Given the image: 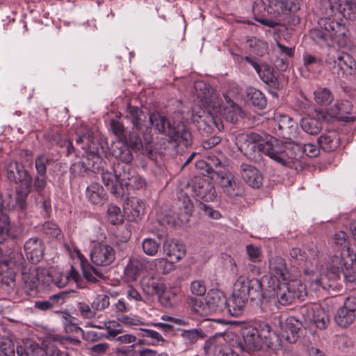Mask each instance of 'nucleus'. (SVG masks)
<instances>
[{"instance_id":"nucleus-1","label":"nucleus","mask_w":356,"mask_h":356,"mask_svg":"<svg viewBox=\"0 0 356 356\" xmlns=\"http://www.w3.org/2000/svg\"><path fill=\"white\" fill-rule=\"evenodd\" d=\"M194 87L197 98L206 109L199 113L193 111V120L197 122L198 130L203 136L223 129L221 116L232 124L237 122L241 109L229 95H223L225 104H221L218 95L205 82L195 81Z\"/></svg>"},{"instance_id":"nucleus-2","label":"nucleus","mask_w":356,"mask_h":356,"mask_svg":"<svg viewBox=\"0 0 356 356\" xmlns=\"http://www.w3.org/2000/svg\"><path fill=\"white\" fill-rule=\"evenodd\" d=\"M327 17L321 19L320 22L323 30H315L312 37L318 42L327 46L334 44L339 47H343L347 42L346 26L339 19L330 18L338 16L350 20L356 19V0H328V7L326 8Z\"/></svg>"},{"instance_id":"nucleus-3","label":"nucleus","mask_w":356,"mask_h":356,"mask_svg":"<svg viewBox=\"0 0 356 356\" xmlns=\"http://www.w3.org/2000/svg\"><path fill=\"white\" fill-rule=\"evenodd\" d=\"M264 282L241 275L234 285L232 297L228 300V312L233 316H240L249 298L261 300L264 297Z\"/></svg>"},{"instance_id":"nucleus-4","label":"nucleus","mask_w":356,"mask_h":356,"mask_svg":"<svg viewBox=\"0 0 356 356\" xmlns=\"http://www.w3.org/2000/svg\"><path fill=\"white\" fill-rule=\"evenodd\" d=\"M261 153L277 163L289 168H296L299 162L301 146L295 142L280 141L273 136H266V142Z\"/></svg>"},{"instance_id":"nucleus-5","label":"nucleus","mask_w":356,"mask_h":356,"mask_svg":"<svg viewBox=\"0 0 356 356\" xmlns=\"http://www.w3.org/2000/svg\"><path fill=\"white\" fill-rule=\"evenodd\" d=\"M125 118L133 124L134 128L144 134L143 141L136 134H130L128 141L132 149L141 151L143 154H151L153 151L152 137L148 134L149 122L145 113L137 106H128Z\"/></svg>"},{"instance_id":"nucleus-6","label":"nucleus","mask_w":356,"mask_h":356,"mask_svg":"<svg viewBox=\"0 0 356 356\" xmlns=\"http://www.w3.org/2000/svg\"><path fill=\"white\" fill-rule=\"evenodd\" d=\"M326 270L331 273L327 283L325 284V288L335 286V282L339 280L341 273L347 282H353L356 279V254L334 253L327 264Z\"/></svg>"},{"instance_id":"nucleus-7","label":"nucleus","mask_w":356,"mask_h":356,"mask_svg":"<svg viewBox=\"0 0 356 356\" xmlns=\"http://www.w3.org/2000/svg\"><path fill=\"white\" fill-rule=\"evenodd\" d=\"M149 123L161 134H165L172 141L188 146L192 139L191 134L186 130L184 123H172L159 113H153L149 115Z\"/></svg>"},{"instance_id":"nucleus-8","label":"nucleus","mask_w":356,"mask_h":356,"mask_svg":"<svg viewBox=\"0 0 356 356\" xmlns=\"http://www.w3.org/2000/svg\"><path fill=\"white\" fill-rule=\"evenodd\" d=\"M149 123L161 134H165L172 141L188 146L192 139L191 134L186 130L184 123H172L159 113H153L149 115Z\"/></svg>"},{"instance_id":"nucleus-9","label":"nucleus","mask_w":356,"mask_h":356,"mask_svg":"<svg viewBox=\"0 0 356 356\" xmlns=\"http://www.w3.org/2000/svg\"><path fill=\"white\" fill-rule=\"evenodd\" d=\"M275 286H266L270 296H275L282 305L291 304L296 299H301L305 290L304 286L298 280L283 281L275 283Z\"/></svg>"},{"instance_id":"nucleus-10","label":"nucleus","mask_w":356,"mask_h":356,"mask_svg":"<svg viewBox=\"0 0 356 356\" xmlns=\"http://www.w3.org/2000/svg\"><path fill=\"white\" fill-rule=\"evenodd\" d=\"M236 145L238 148L245 152V155L254 161L261 159V154L266 142V138L262 137L254 132L241 133L236 137Z\"/></svg>"},{"instance_id":"nucleus-11","label":"nucleus","mask_w":356,"mask_h":356,"mask_svg":"<svg viewBox=\"0 0 356 356\" xmlns=\"http://www.w3.org/2000/svg\"><path fill=\"white\" fill-rule=\"evenodd\" d=\"M24 263L25 260L21 252L12 251L0 246V275L3 277L13 281L16 270L24 267Z\"/></svg>"},{"instance_id":"nucleus-12","label":"nucleus","mask_w":356,"mask_h":356,"mask_svg":"<svg viewBox=\"0 0 356 356\" xmlns=\"http://www.w3.org/2000/svg\"><path fill=\"white\" fill-rule=\"evenodd\" d=\"M230 339L229 334H216L206 341L204 348L212 352L214 356H240L234 350V340L230 341Z\"/></svg>"},{"instance_id":"nucleus-13","label":"nucleus","mask_w":356,"mask_h":356,"mask_svg":"<svg viewBox=\"0 0 356 356\" xmlns=\"http://www.w3.org/2000/svg\"><path fill=\"white\" fill-rule=\"evenodd\" d=\"M317 261L314 259L309 263L306 262L304 266L305 274L309 276L307 282L309 284L310 287L314 291H319L322 289L324 291H334L337 288V282L334 286L325 288V284L327 283L329 278L331 277V273L327 270L321 272L316 265Z\"/></svg>"},{"instance_id":"nucleus-14","label":"nucleus","mask_w":356,"mask_h":356,"mask_svg":"<svg viewBox=\"0 0 356 356\" xmlns=\"http://www.w3.org/2000/svg\"><path fill=\"white\" fill-rule=\"evenodd\" d=\"M300 314L307 325L313 323L317 328L325 329L330 323V317L327 312L317 303L305 305L300 309Z\"/></svg>"},{"instance_id":"nucleus-15","label":"nucleus","mask_w":356,"mask_h":356,"mask_svg":"<svg viewBox=\"0 0 356 356\" xmlns=\"http://www.w3.org/2000/svg\"><path fill=\"white\" fill-rule=\"evenodd\" d=\"M269 275L262 280L266 286H275V283L289 280V273L285 260L281 257H272L268 260Z\"/></svg>"},{"instance_id":"nucleus-16","label":"nucleus","mask_w":356,"mask_h":356,"mask_svg":"<svg viewBox=\"0 0 356 356\" xmlns=\"http://www.w3.org/2000/svg\"><path fill=\"white\" fill-rule=\"evenodd\" d=\"M194 196L204 201H212L216 197L213 184L207 178L196 176L188 184Z\"/></svg>"},{"instance_id":"nucleus-17","label":"nucleus","mask_w":356,"mask_h":356,"mask_svg":"<svg viewBox=\"0 0 356 356\" xmlns=\"http://www.w3.org/2000/svg\"><path fill=\"white\" fill-rule=\"evenodd\" d=\"M274 121L277 129V134L281 136L283 140L290 142H294L298 134L297 123L289 115H276L274 117Z\"/></svg>"},{"instance_id":"nucleus-18","label":"nucleus","mask_w":356,"mask_h":356,"mask_svg":"<svg viewBox=\"0 0 356 356\" xmlns=\"http://www.w3.org/2000/svg\"><path fill=\"white\" fill-rule=\"evenodd\" d=\"M115 259L114 248L106 243H99L95 245L90 252V259L97 266H108L113 262Z\"/></svg>"},{"instance_id":"nucleus-19","label":"nucleus","mask_w":356,"mask_h":356,"mask_svg":"<svg viewBox=\"0 0 356 356\" xmlns=\"http://www.w3.org/2000/svg\"><path fill=\"white\" fill-rule=\"evenodd\" d=\"M356 318V297H348L342 307L337 312L334 317L336 323L343 327L350 325Z\"/></svg>"},{"instance_id":"nucleus-20","label":"nucleus","mask_w":356,"mask_h":356,"mask_svg":"<svg viewBox=\"0 0 356 356\" xmlns=\"http://www.w3.org/2000/svg\"><path fill=\"white\" fill-rule=\"evenodd\" d=\"M47 176L36 175L33 179V188L36 193L35 202L37 204H41V207L46 213L51 209L50 193L47 192Z\"/></svg>"},{"instance_id":"nucleus-21","label":"nucleus","mask_w":356,"mask_h":356,"mask_svg":"<svg viewBox=\"0 0 356 356\" xmlns=\"http://www.w3.org/2000/svg\"><path fill=\"white\" fill-rule=\"evenodd\" d=\"M217 181L223 192L231 197L241 195L242 189L236 181L235 176L229 171L216 172Z\"/></svg>"},{"instance_id":"nucleus-22","label":"nucleus","mask_w":356,"mask_h":356,"mask_svg":"<svg viewBox=\"0 0 356 356\" xmlns=\"http://www.w3.org/2000/svg\"><path fill=\"white\" fill-rule=\"evenodd\" d=\"M22 278L26 287L33 290L37 289L40 282L50 284L52 277L46 269L34 268L29 273H22Z\"/></svg>"},{"instance_id":"nucleus-23","label":"nucleus","mask_w":356,"mask_h":356,"mask_svg":"<svg viewBox=\"0 0 356 356\" xmlns=\"http://www.w3.org/2000/svg\"><path fill=\"white\" fill-rule=\"evenodd\" d=\"M204 300L208 310H209V315L213 313L220 312L225 308L228 309V300L224 293L220 290H209L204 298Z\"/></svg>"},{"instance_id":"nucleus-24","label":"nucleus","mask_w":356,"mask_h":356,"mask_svg":"<svg viewBox=\"0 0 356 356\" xmlns=\"http://www.w3.org/2000/svg\"><path fill=\"white\" fill-rule=\"evenodd\" d=\"M325 118L323 111L315 110L313 115H308L302 118L300 121V127L304 131L310 135H316L322 129V123L321 120Z\"/></svg>"},{"instance_id":"nucleus-25","label":"nucleus","mask_w":356,"mask_h":356,"mask_svg":"<svg viewBox=\"0 0 356 356\" xmlns=\"http://www.w3.org/2000/svg\"><path fill=\"white\" fill-rule=\"evenodd\" d=\"M24 249L27 259L37 264L42 258L44 246L40 238L33 237L25 242Z\"/></svg>"},{"instance_id":"nucleus-26","label":"nucleus","mask_w":356,"mask_h":356,"mask_svg":"<svg viewBox=\"0 0 356 356\" xmlns=\"http://www.w3.org/2000/svg\"><path fill=\"white\" fill-rule=\"evenodd\" d=\"M241 334L245 348L250 351L257 350L261 348V336L259 335V330L252 326L243 327Z\"/></svg>"},{"instance_id":"nucleus-27","label":"nucleus","mask_w":356,"mask_h":356,"mask_svg":"<svg viewBox=\"0 0 356 356\" xmlns=\"http://www.w3.org/2000/svg\"><path fill=\"white\" fill-rule=\"evenodd\" d=\"M241 173L245 182L254 188H259L263 183V177L261 172L255 167L242 163L241 165Z\"/></svg>"},{"instance_id":"nucleus-28","label":"nucleus","mask_w":356,"mask_h":356,"mask_svg":"<svg viewBox=\"0 0 356 356\" xmlns=\"http://www.w3.org/2000/svg\"><path fill=\"white\" fill-rule=\"evenodd\" d=\"M124 210L129 220L137 221L143 215L145 203L138 197H131L126 200Z\"/></svg>"},{"instance_id":"nucleus-29","label":"nucleus","mask_w":356,"mask_h":356,"mask_svg":"<svg viewBox=\"0 0 356 356\" xmlns=\"http://www.w3.org/2000/svg\"><path fill=\"white\" fill-rule=\"evenodd\" d=\"M141 287L147 295L161 296L166 290L163 281L154 277H145L142 279Z\"/></svg>"},{"instance_id":"nucleus-30","label":"nucleus","mask_w":356,"mask_h":356,"mask_svg":"<svg viewBox=\"0 0 356 356\" xmlns=\"http://www.w3.org/2000/svg\"><path fill=\"white\" fill-rule=\"evenodd\" d=\"M32 178H29L26 181L16 188L15 207L21 211H24L28 207L27 198L32 191Z\"/></svg>"},{"instance_id":"nucleus-31","label":"nucleus","mask_w":356,"mask_h":356,"mask_svg":"<svg viewBox=\"0 0 356 356\" xmlns=\"http://www.w3.org/2000/svg\"><path fill=\"white\" fill-rule=\"evenodd\" d=\"M163 250L166 256L175 262L181 259L186 254L184 245L175 240L165 241L163 243Z\"/></svg>"},{"instance_id":"nucleus-32","label":"nucleus","mask_w":356,"mask_h":356,"mask_svg":"<svg viewBox=\"0 0 356 356\" xmlns=\"http://www.w3.org/2000/svg\"><path fill=\"white\" fill-rule=\"evenodd\" d=\"M332 245L334 252L343 253H354L351 250V245L348 234L343 232L339 231L335 233L332 239Z\"/></svg>"},{"instance_id":"nucleus-33","label":"nucleus","mask_w":356,"mask_h":356,"mask_svg":"<svg viewBox=\"0 0 356 356\" xmlns=\"http://www.w3.org/2000/svg\"><path fill=\"white\" fill-rule=\"evenodd\" d=\"M7 177L8 179L15 183L26 181L29 178H32L24 166L17 162H11L7 169Z\"/></svg>"},{"instance_id":"nucleus-34","label":"nucleus","mask_w":356,"mask_h":356,"mask_svg":"<svg viewBox=\"0 0 356 356\" xmlns=\"http://www.w3.org/2000/svg\"><path fill=\"white\" fill-rule=\"evenodd\" d=\"M118 166L115 168V174L108 170L102 172V180L107 188L113 194H120L122 189V184L119 181Z\"/></svg>"},{"instance_id":"nucleus-35","label":"nucleus","mask_w":356,"mask_h":356,"mask_svg":"<svg viewBox=\"0 0 356 356\" xmlns=\"http://www.w3.org/2000/svg\"><path fill=\"white\" fill-rule=\"evenodd\" d=\"M318 142L319 146L326 152H332L337 149L339 144L338 134L334 131H329L321 135Z\"/></svg>"},{"instance_id":"nucleus-36","label":"nucleus","mask_w":356,"mask_h":356,"mask_svg":"<svg viewBox=\"0 0 356 356\" xmlns=\"http://www.w3.org/2000/svg\"><path fill=\"white\" fill-rule=\"evenodd\" d=\"M180 219L181 222H188L189 216L193 211V204L189 196L181 191L179 193Z\"/></svg>"},{"instance_id":"nucleus-37","label":"nucleus","mask_w":356,"mask_h":356,"mask_svg":"<svg viewBox=\"0 0 356 356\" xmlns=\"http://www.w3.org/2000/svg\"><path fill=\"white\" fill-rule=\"evenodd\" d=\"M353 109L352 104L347 100L337 102L328 109V113L333 118L343 119L348 118L345 115L351 113Z\"/></svg>"},{"instance_id":"nucleus-38","label":"nucleus","mask_w":356,"mask_h":356,"mask_svg":"<svg viewBox=\"0 0 356 356\" xmlns=\"http://www.w3.org/2000/svg\"><path fill=\"white\" fill-rule=\"evenodd\" d=\"M86 197L93 204H102L105 200L104 190L98 184H92L86 189Z\"/></svg>"},{"instance_id":"nucleus-39","label":"nucleus","mask_w":356,"mask_h":356,"mask_svg":"<svg viewBox=\"0 0 356 356\" xmlns=\"http://www.w3.org/2000/svg\"><path fill=\"white\" fill-rule=\"evenodd\" d=\"M82 273L84 278L89 282L97 283L105 278L103 272L91 264H81Z\"/></svg>"},{"instance_id":"nucleus-40","label":"nucleus","mask_w":356,"mask_h":356,"mask_svg":"<svg viewBox=\"0 0 356 356\" xmlns=\"http://www.w3.org/2000/svg\"><path fill=\"white\" fill-rule=\"evenodd\" d=\"M333 62L337 64L344 72H348L350 70V74H351L352 70L356 67V62L353 56L345 52H339L337 59H333Z\"/></svg>"},{"instance_id":"nucleus-41","label":"nucleus","mask_w":356,"mask_h":356,"mask_svg":"<svg viewBox=\"0 0 356 356\" xmlns=\"http://www.w3.org/2000/svg\"><path fill=\"white\" fill-rule=\"evenodd\" d=\"M60 320L66 332L78 334L83 332V330L78 326L77 319L68 312H60Z\"/></svg>"},{"instance_id":"nucleus-42","label":"nucleus","mask_w":356,"mask_h":356,"mask_svg":"<svg viewBox=\"0 0 356 356\" xmlns=\"http://www.w3.org/2000/svg\"><path fill=\"white\" fill-rule=\"evenodd\" d=\"M315 102L321 106L329 105L334 99V95L327 88L319 87L314 92Z\"/></svg>"},{"instance_id":"nucleus-43","label":"nucleus","mask_w":356,"mask_h":356,"mask_svg":"<svg viewBox=\"0 0 356 356\" xmlns=\"http://www.w3.org/2000/svg\"><path fill=\"white\" fill-rule=\"evenodd\" d=\"M247 95L255 107L263 109L267 105V100L264 94L254 88H249L247 90Z\"/></svg>"},{"instance_id":"nucleus-44","label":"nucleus","mask_w":356,"mask_h":356,"mask_svg":"<svg viewBox=\"0 0 356 356\" xmlns=\"http://www.w3.org/2000/svg\"><path fill=\"white\" fill-rule=\"evenodd\" d=\"M181 337L187 344H193L199 339H204L207 335L201 328L181 330Z\"/></svg>"},{"instance_id":"nucleus-45","label":"nucleus","mask_w":356,"mask_h":356,"mask_svg":"<svg viewBox=\"0 0 356 356\" xmlns=\"http://www.w3.org/2000/svg\"><path fill=\"white\" fill-rule=\"evenodd\" d=\"M113 155L117 160L126 165L131 163L134 159L129 147L124 144H121L119 147L116 146L113 150Z\"/></svg>"},{"instance_id":"nucleus-46","label":"nucleus","mask_w":356,"mask_h":356,"mask_svg":"<svg viewBox=\"0 0 356 356\" xmlns=\"http://www.w3.org/2000/svg\"><path fill=\"white\" fill-rule=\"evenodd\" d=\"M15 234L11 232L9 217L4 213L0 214V242L7 238H14Z\"/></svg>"},{"instance_id":"nucleus-47","label":"nucleus","mask_w":356,"mask_h":356,"mask_svg":"<svg viewBox=\"0 0 356 356\" xmlns=\"http://www.w3.org/2000/svg\"><path fill=\"white\" fill-rule=\"evenodd\" d=\"M289 8L283 0H268V12L274 15L288 14Z\"/></svg>"},{"instance_id":"nucleus-48","label":"nucleus","mask_w":356,"mask_h":356,"mask_svg":"<svg viewBox=\"0 0 356 356\" xmlns=\"http://www.w3.org/2000/svg\"><path fill=\"white\" fill-rule=\"evenodd\" d=\"M301 325H303V324L295 318L291 317L287 319L286 331L290 332L292 334L291 338L289 336L286 337L290 343H294L297 340Z\"/></svg>"},{"instance_id":"nucleus-49","label":"nucleus","mask_w":356,"mask_h":356,"mask_svg":"<svg viewBox=\"0 0 356 356\" xmlns=\"http://www.w3.org/2000/svg\"><path fill=\"white\" fill-rule=\"evenodd\" d=\"M188 305L192 309L202 316L209 315V310L207 307L206 302H203L200 298H190L188 299Z\"/></svg>"},{"instance_id":"nucleus-50","label":"nucleus","mask_w":356,"mask_h":356,"mask_svg":"<svg viewBox=\"0 0 356 356\" xmlns=\"http://www.w3.org/2000/svg\"><path fill=\"white\" fill-rule=\"evenodd\" d=\"M257 73L260 79L266 83H274L275 81L273 68L266 63H261V66Z\"/></svg>"},{"instance_id":"nucleus-51","label":"nucleus","mask_w":356,"mask_h":356,"mask_svg":"<svg viewBox=\"0 0 356 356\" xmlns=\"http://www.w3.org/2000/svg\"><path fill=\"white\" fill-rule=\"evenodd\" d=\"M142 248L145 254L153 257L158 252L160 243L153 238H146L143 241Z\"/></svg>"},{"instance_id":"nucleus-52","label":"nucleus","mask_w":356,"mask_h":356,"mask_svg":"<svg viewBox=\"0 0 356 356\" xmlns=\"http://www.w3.org/2000/svg\"><path fill=\"white\" fill-rule=\"evenodd\" d=\"M248 42L254 54L261 56L267 51L268 44L264 40L253 38Z\"/></svg>"},{"instance_id":"nucleus-53","label":"nucleus","mask_w":356,"mask_h":356,"mask_svg":"<svg viewBox=\"0 0 356 356\" xmlns=\"http://www.w3.org/2000/svg\"><path fill=\"white\" fill-rule=\"evenodd\" d=\"M122 172L119 170V168H118V177L120 183L127 186L129 182L132 179V177H134L137 172L128 165H125L122 167Z\"/></svg>"},{"instance_id":"nucleus-54","label":"nucleus","mask_w":356,"mask_h":356,"mask_svg":"<svg viewBox=\"0 0 356 356\" xmlns=\"http://www.w3.org/2000/svg\"><path fill=\"white\" fill-rule=\"evenodd\" d=\"M110 305V298L106 294H98L92 302V307L96 311H104Z\"/></svg>"},{"instance_id":"nucleus-55","label":"nucleus","mask_w":356,"mask_h":356,"mask_svg":"<svg viewBox=\"0 0 356 356\" xmlns=\"http://www.w3.org/2000/svg\"><path fill=\"white\" fill-rule=\"evenodd\" d=\"M142 270H143V258L131 260L125 268L126 273L134 279Z\"/></svg>"},{"instance_id":"nucleus-56","label":"nucleus","mask_w":356,"mask_h":356,"mask_svg":"<svg viewBox=\"0 0 356 356\" xmlns=\"http://www.w3.org/2000/svg\"><path fill=\"white\" fill-rule=\"evenodd\" d=\"M142 336L143 337L149 338L150 341L147 342L146 344H150L152 346H156L159 343H165V340L164 338L156 331L150 329H142Z\"/></svg>"},{"instance_id":"nucleus-57","label":"nucleus","mask_w":356,"mask_h":356,"mask_svg":"<svg viewBox=\"0 0 356 356\" xmlns=\"http://www.w3.org/2000/svg\"><path fill=\"white\" fill-rule=\"evenodd\" d=\"M107 217L108 221L113 225H117L122 222L121 210L114 204H111L108 207Z\"/></svg>"},{"instance_id":"nucleus-58","label":"nucleus","mask_w":356,"mask_h":356,"mask_svg":"<svg viewBox=\"0 0 356 356\" xmlns=\"http://www.w3.org/2000/svg\"><path fill=\"white\" fill-rule=\"evenodd\" d=\"M49 162V158L48 156L45 155L44 154H42L38 155L35 158V170H36V175H47V167Z\"/></svg>"},{"instance_id":"nucleus-59","label":"nucleus","mask_w":356,"mask_h":356,"mask_svg":"<svg viewBox=\"0 0 356 356\" xmlns=\"http://www.w3.org/2000/svg\"><path fill=\"white\" fill-rule=\"evenodd\" d=\"M175 262L173 260L168 261L165 258L156 259V270L163 274H168L175 269Z\"/></svg>"},{"instance_id":"nucleus-60","label":"nucleus","mask_w":356,"mask_h":356,"mask_svg":"<svg viewBox=\"0 0 356 356\" xmlns=\"http://www.w3.org/2000/svg\"><path fill=\"white\" fill-rule=\"evenodd\" d=\"M77 310L83 318L87 319L93 318L96 314V310L92 309V305H90L85 302H78Z\"/></svg>"},{"instance_id":"nucleus-61","label":"nucleus","mask_w":356,"mask_h":356,"mask_svg":"<svg viewBox=\"0 0 356 356\" xmlns=\"http://www.w3.org/2000/svg\"><path fill=\"white\" fill-rule=\"evenodd\" d=\"M42 230L50 237L56 238L60 234V229L58 225L53 222H46L42 225Z\"/></svg>"},{"instance_id":"nucleus-62","label":"nucleus","mask_w":356,"mask_h":356,"mask_svg":"<svg viewBox=\"0 0 356 356\" xmlns=\"http://www.w3.org/2000/svg\"><path fill=\"white\" fill-rule=\"evenodd\" d=\"M68 297V293L66 291H62L49 297V300L53 308L58 307L62 305L66 298Z\"/></svg>"},{"instance_id":"nucleus-63","label":"nucleus","mask_w":356,"mask_h":356,"mask_svg":"<svg viewBox=\"0 0 356 356\" xmlns=\"http://www.w3.org/2000/svg\"><path fill=\"white\" fill-rule=\"evenodd\" d=\"M246 250H247V253L248 254L249 259L252 262H257V261H260L261 252L259 247L255 246L252 244H250L246 246Z\"/></svg>"},{"instance_id":"nucleus-64","label":"nucleus","mask_w":356,"mask_h":356,"mask_svg":"<svg viewBox=\"0 0 356 356\" xmlns=\"http://www.w3.org/2000/svg\"><path fill=\"white\" fill-rule=\"evenodd\" d=\"M44 350L47 356H70L68 353L61 351L53 343L46 345Z\"/></svg>"}]
</instances>
